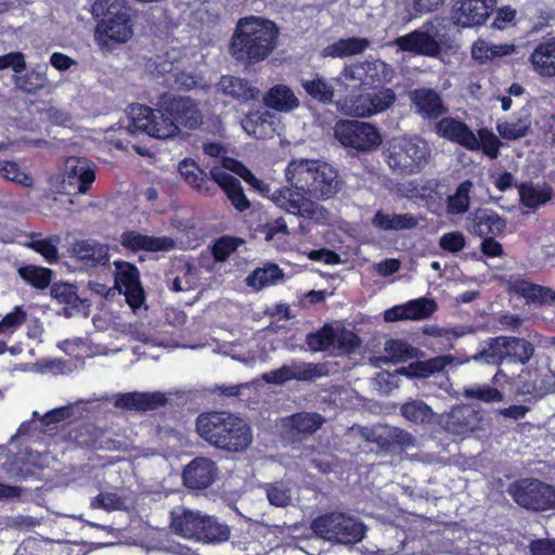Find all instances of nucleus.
<instances>
[{"label": "nucleus", "mask_w": 555, "mask_h": 555, "mask_svg": "<svg viewBox=\"0 0 555 555\" xmlns=\"http://www.w3.org/2000/svg\"><path fill=\"white\" fill-rule=\"evenodd\" d=\"M285 178L291 188L275 190L272 202L286 212L304 218L315 214L312 199L333 198L343 188L338 171L319 159H293L285 169Z\"/></svg>", "instance_id": "f257e3e1"}, {"label": "nucleus", "mask_w": 555, "mask_h": 555, "mask_svg": "<svg viewBox=\"0 0 555 555\" xmlns=\"http://www.w3.org/2000/svg\"><path fill=\"white\" fill-rule=\"evenodd\" d=\"M532 69L540 76H555V38H550L535 46L530 55Z\"/></svg>", "instance_id": "a878e982"}, {"label": "nucleus", "mask_w": 555, "mask_h": 555, "mask_svg": "<svg viewBox=\"0 0 555 555\" xmlns=\"http://www.w3.org/2000/svg\"><path fill=\"white\" fill-rule=\"evenodd\" d=\"M114 492H100L92 498V508L111 511H130L137 505V499L130 488H115Z\"/></svg>", "instance_id": "aec40b11"}, {"label": "nucleus", "mask_w": 555, "mask_h": 555, "mask_svg": "<svg viewBox=\"0 0 555 555\" xmlns=\"http://www.w3.org/2000/svg\"><path fill=\"white\" fill-rule=\"evenodd\" d=\"M217 91L242 101L254 99L257 94V89L247 80L235 76H222L217 85Z\"/></svg>", "instance_id": "2f4dec72"}, {"label": "nucleus", "mask_w": 555, "mask_h": 555, "mask_svg": "<svg viewBox=\"0 0 555 555\" xmlns=\"http://www.w3.org/2000/svg\"><path fill=\"white\" fill-rule=\"evenodd\" d=\"M278 35L272 21L259 16L240 18L231 39V53L248 64L263 61L275 49Z\"/></svg>", "instance_id": "f03ea898"}, {"label": "nucleus", "mask_w": 555, "mask_h": 555, "mask_svg": "<svg viewBox=\"0 0 555 555\" xmlns=\"http://www.w3.org/2000/svg\"><path fill=\"white\" fill-rule=\"evenodd\" d=\"M283 278L281 269L276 264H268L264 268H258L246 279L248 286L260 289L262 287L275 284Z\"/></svg>", "instance_id": "a18cd8bd"}, {"label": "nucleus", "mask_w": 555, "mask_h": 555, "mask_svg": "<svg viewBox=\"0 0 555 555\" xmlns=\"http://www.w3.org/2000/svg\"><path fill=\"white\" fill-rule=\"evenodd\" d=\"M477 140H479V150L482 149L483 153L491 159L498 157L500 141L493 132L483 128L478 131Z\"/></svg>", "instance_id": "338daca9"}, {"label": "nucleus", "mask_w": 555, "mask_h": 555, "mask_svg": "<svg viewBox=\"0 0 555 555\" xmlns=\"http://www.w3.org/2000/svg\"><path fill=\"white\" fill-rule=\"evenodd\" d=\"M393 43L402 51L426 56H438L441 51V46L436 38L423 30H414L400 36Z\"/></svg>", "instance_id": "f3484780"}, {"label": "nucleus", "mask_w": 555, "mask_h": 555, "mask_svg": "<svg viewBox=\"0 0 555 555\" xmlns=\"http://www.w3.org/2000/svg\"><path fill=\"white\" fill-rule=\"evenodd\" d=\"M496 4L498 0H457L453 8L454 23L461 27L483 25Z\"/></svg>", "instance_id": "9d476101"}, {"label": "nucleus", "mask_w": 555, "mask_h": 555, "mask_svg": "<svg viewBox=\"0 0 555 555\" xmlns=\"http://www.w3.org/2000/svg\"><path fill=\"white\" fill-rule=\"evenodd\" d=\"M437 133L456 142L469 151L479 150V140L468 126L451 117H444L436 124Z\"/></svg>", "instance_id": "4468645a"}, {"label": "nucleus", "mask_w": 555, "mask_h": 555, "mask_svg": "<svg viewBox=\"0 0 555 555\" xmlns=\"http://www.w3.org/2000/svg\"><path fill=\"white\" fill-rule=\"evenodd\" d=\"M133 35L130 14H121L111 20H101L95 28V39L101 47L111 42H127Z\"/></svg>", "instance_id": "f8f14e48"}, {"label": "nucleus", "mask_w": 555, "mask_h": 555, "mask_svg": "<svg viewBox=\"0 0 555 555\" xmlns=\"http://www.w3.org/2000/svg\"><path fill=\"white\" fill-rule=\"evenodd\" d=\"M371 46V41L366 38L350 37L339 39L326 46L321 54L323 57L343 59L364 53Z\"/></svg>", "instance_id": "c85d7f7f"}, {"label": "nucleus", "mask_w": 555, "mask_h": 555, "mask_svg": "<svg viewBox=\"0 0 555 555\" xmlns=\"http://www.w3.org/2000/svg\"><path fill=\"white\" fill-rule=\"evenodd\" d=\"M504 352L506 359L525 364L533 356L534 348L524 338L504 336Z\"/></svg>", "instance_id": "a19ab883"}, {"label": "nucleus", "mask_w": 555, "mask_h": 555, "mask_svg": "<svg viewBox=\"0 0 555 555\" xmlns=\"http://www.w3.org/2000/svg\"><path fill=\"white\" fill-rule=\"evenodd\" d=\"M20 276L36 288H46L51 282V270L42 267L26 266L18 269Z\"/></svg>", "instance_id": "4d7b16f0"}, {"label": "nucleus", "mask_w": 555, "mask_h": 555, "mask_svg": "<svg viewBox=\"0 0 555 555\" xmlns=\"http://www.w3.org/2000/svg\"><path fill=\"white\" fill-rule=\"evenodd\" d=\"M462 395L467 399H476L486 403L500 402L503 400L502 392L487 384L466 386L463 388Z\"/></svg>", "instance_id": "6e6d98bb"}, {"label": "nucleus", "mask_w": 555, "mask_h": 555, "mask_svg": "<svg viewBox=\"0 0 555 555\" xmlns=\"http://www.w3.org/2000/svg\"><path fill=\"white\" fill-rule=\"evenodd\" d=\"M319 413H297L285 418V426L293 436H306L315 433L324 423Z\"/></svg>", "instance_id": "f704fd0d"}, {"label": "nucleus", "mask_w": 555, "mask_h": 555, "mask_svg": "<svg viewBox=\"0 0 555 555\" xmlns=\"http://www.w3.org/2000/svg\"><path fill=\"white\" fill-rule=\"evenodd\" d=\"M130 124L128 129L131 132H144L157 139H167L178 132V126L173 118L167 113V105L163 108L133 104L129 107Z\"/></svg>", "instance_id": "39448f33"}, {"label": "nucleus", "mask_w": 555, "mask_h": 555, "mask_svg": "<svg viewBox=\"0 0 555 555\" xmlns=\"http://www.w3.org/2000/svg\"><path fill=\"white\" fill-rule=\"evenodd\" d=\"M429 147L420 138H401L393 142L388 155V165L400 173L418 172L427 164Z\"/></svg>", "instance_id": "423d86ee"}, {"label": "nucleus", "mask_w": 555, "mask_h": 555, "mask_svg": "<svg viewBox=\"0 0 555 555\" xmlns=\"http://www.w3.org/2000/svg\"><path fill=\"white\" fill-rule=\"evenodd\" d=\"M26 321V312L17 306L0 322V335L10 336Z\"/></svg>", "instance_id": "69168bd1"}, {"label": "nucleus", "mask_w": 555, "mask_h": 555, "mask_svg": "<svg viewBox=\"0 0 555 555\" xmlns=\"http://www.w3.org/2000/svg\"><path fill=\"white\" fill-rule=\"evenodd\" d=\"M530 125L531 121L526 115L524 117H519L517 120L499 124L496 130L503 139L517 140L527 135Z\"/></svg>", "instance_id": "5fc2aeb1"}, {"label": "nucleus", "mask_w": 555, "mask_h": 555, "mask_svg": "<svg viewBox=\"0 0 555 555\" xmlns=\"http://www.w3.org/2000/svg\"><path fill=\"white\" fill-rule=\"evenodd\" d=\"M51 296L55 301L64 305L60 313L66 318H72L80 312L85 315L89 313L90 304L77 295L76 287L72 284H54L51 288Z\"/></svg>", "instance_id": "a211bd4d"}, {"label": "nucleus", "mask_w": 555, "mask_h": 555, "mask_svg": "<svg viewBox=\"0 0 555 555\" xmlns=\"http://www.w3.org/2000/svg\"><path fill=\"white\" fill-rule=\"evenodd\" d=\"M93 399H79L64 406L55 408L40 416V422L44 426L63 423L70 418H80L83 416L85 410L82 404L93 402Z\"/></svg>", "instance_id": "e433bc0d"}, {"label": "nucleus", "mask_w": 555, "mask_h": 555, "mask_svg": "<svg viewBox=\"0 0 555 555\" xmlns=\"http://www.w3.org/2000/svg\"><path fill=\"white\" fill-rule=\"evenodd\" d=\"M334 80L336 86L340 87L344 91H347L350 87L354 88L364 86V76L361 63L345 66Z\"/></svg>", "instance_id": "bf43d9fd"}, {"label": "nucleus", "mask_w": 555, "mask_h": 555, "mask_svg": "<svg viewBox=\"0 0 555 555\" xmlns=\"http://www.w3.org/2000/svg\"><path fill=\"white\" fill-rule=\"evenodd\" d=\"M385 447L398 446L402 450L416 448V438L409 431L399 427H385Z\"/></svg>", "instance_id": "13d9d810"}, {"label": "nucleus", "mask_w": 555, "mask_h": 555, "mask_svg": "<svg viewBox=\"0 0 555 555\" xmlns=\"http://www.w3.org/2000/svg\"><path fill=\"white\" fill-rule=\"evenodd\" d=\"M92 13L102 20H111L121 14H130L127 0H95Z\"/></svg>", "instance_id": "de8ad7c7"}, {"label": "nucleus", "mask_w": 555, "mask_h": 555, "mask_svg": "<svg viewBox=\"0 0 555 555\" xmlns=\"http://www.w3.org/2000/svg\"><path fill=\"white\" fill-rule=\"evenodd\" d=\"M50 454L44 450L34 449L31 446H26L20 451L14 459L15 462L30 464L33 466H44L49 464Z\"/></svg>", "instance_id": "e2e57ef3"}, {"label": "nucleus", "mask_w": 555, "mask_h": 555, "mask_svg": "<svg viewBox=\"0 0 555 555\" xmlns=\"http://www.w3.org/2000/svg\"><path fill=\"white\" fill-rule=\"evenodd\" d=\"M361 68L364 76V86L382 83L388 81L391 77L389 66L379 60L362 62Z\"/></svg>", "instance_id": "09e8293b"}, {"label": "nucleus", "mask_w": 555, "mask_h": 555, "mask_svg": "<svg viewBox=\"0 0 555 555\" xmlns=\"http://www.w3.org/2000/svg\"><path fill=\"white\" fill-rule=\"evenodd\" d=\"M72 251L83 266L89 268L104 266L108 262V247L94 240L76 242Z\"/></svg>", "instance_id": "5701e85b"}, {"label": "nucleus", "mask_w": 555, "mask_h": 555, "mask_svg": "<svg viewBox=\"0 0 555 555\" xmlns=\"http://www.w3.org/2000/svg\"><path fill=\"white\" fill-rule=\"evenodd\" d=\"M167 113L170 115L176 125H180L195 129L202 124V113L195 101L190 98L173 99L167 104Z\"/></svg>", "instance_id": "4be33fe9"}, {"label": "nucleus", "mask_w": 555, "mask_h": 555, "mask_svg": "<svg viewBox=\"0 0 555 555\" xmlns=\"http://www.w3.org/2000/svg\"><path fill=\"white\" fill-rule=\"evenodd\" d=\"M196 430L209 444L229 452L245 451L253 442L248 423L230 412L199 415L196 420Z\"/></svg>", "instance_id": "7ed1b4c3"}, {"label": "nucleus", "mask_w": 555, "mask_h": 555, "mask_svg": "<svg viewBox=\"0 0 555 555\" xmlns=\"http://www.w3.org/2000/svg\"><path fill=\"white\" fill-rule=\"evenodd\" d=\"M120 244L132 251H169L175 247V242L171 237L150 236L134 231L122 233Z\"/></svg>", "instance_id": "6ab92c4d"}, {"label": "nucleus", "mask_w": 555, "mask_h": 555, "mask_svg": "<svg viewBox=\"0 0 555 555\" xmlns=\"http://www.w3.org/2000/svg\"><path fill=\"white\" fill-rule=\"evenodd\" d=\"M514 501L532 511H546L555 507V488H507Z\"/></svg>", "instance_id": "ddd939ff"}, {"label": "nucleus", "mask_w": 555, "mask_h": 555, "mask_svg": "<svg viewBox=\"0 0 555 555\" xmlns=\"http://www.w3.org/2000/svg\"><path fill=\"white\" fill-rule=\"evenodd\" d=\"M408 320H421L430 317L437 306L433 299L418 298L403 305Z\"/></svg>", "instance_id": "052dcab7"}, {"label": "nucleus", "mask_w": 555, "mask_h": 555, "mask_svg": "<svg viewBox=\"0 0 555 555\" xmlns=\"http://www.w3.org/2000/svg\"><path fill=\"white\" fill-rule=\"evenodd\" d=\"M335 137L345 146L369 152L382 144L378 130L371 124L358 120H344L335 126Z\"/></svg>", "instance_id": "0eeeda50"}, {"label": "nucleus", "mask_w": 555, "mask_h": 555, "mask_svg": "<svg viewBox=\"0 0 555 555\" xmlns=\"http://www.w3.org/2000/svg\"><path fill=\"white\" fill-rule=\"evenodd\" d=\"M384 352L382 359L386 362H404L415 356L416 349L403 340L390 339L386 341Z\"/></svg>", "instance_id": "603ef678"}, {"label": "nucleus", "mask_w": 555, "mask_h": 555, "mask_svg": "<svg viewBox=\"0 0 555 555\" xmlns=\"http://www.w3.org/2000/svg\"><path fill=\"white\" fill-rule=\"evenodd\" d=\"M223 165L230 169V171L236 173L242 179H244L249 185L259 191L264 196H271L270 185L262 180L256 178L248 168H246L242 163L233 159V158H224Z\"/></svg>", "instance_id": "49530a36"}, {"label": "nucleus", "mask_w": 555, "mask_h": 555, "mask_svg": "<svg viewBox=\"0 0 555 555\" xmlns=\"http://www.w3.org/2000/svg\"><path fill=\"white\" fill-rule=\"evenodd\" d=\"M470 361L483 362L486 364L500 365L505 358L504 336L490 338L485 341L482 348L468 358Z\"/></svg>", "instance_id": "ea45409f"}, {"label": "nucleus", "mask_w": 555, "mask_h": 555, "mask_svg": "<svg viewBox=\"0 0 555 555\" xmlns=\"http://www.w3.org/2000/svg\"><path fill=\"white\" fill-rule=\"evenodd\" d=\"M197 542L222 543L230 539L231 529L227 524L219 522L214 516L204 515Z\"/></svg>", "instance_id": "c9c22d12"}, {"label": "nucleus", "mask_w": 555, "mask_h": 555, "mask_svg": "<svg viewBox=\"0 0 555 555\" xmlns=\"http://www.w3.org/2000/svg\"><path fill=\"white\" fill-rule=\"evenodd\" d=\"M411 100L417 112L424 117L438 118L447 113L440 94L430 88H418L412 91Z\"/></svg>", "instance_id": "bb28decb"}, {"label": "nucleus", "mask_w": 555, "mask_h": 555, "mask_svg": "<svg viewBox=\"0 0 555 555\" xmlns=\"http://www.w3.org/2000/svg\"><path fill=\"white\" fill-rule=\"evenodd\" d=\"M401 415L414 424H428L433 422L435 412L422 400H411L401 405Z\"/></svg>", "instance_id": "79ce46f5"}, {"label": "nucleus", "mask_w": 555, "mask_h": 555, "mask_svg": "<svg viewBox=\"0 0 555 555\" xmlns=\"http://www.w3.org/2000/svg\"><path fill=\"white\" fill-rule=\"evenodd\" d=\"M196 284V276L191 266H185L181 275L175 276L170 282V289L173 292H185L193 289Z\"/></svg>", "instance_id": "774afa93"}, {"label": "nucleus", "mask_w": 555, "mask_h": 555, "mask_svg": "<svg viewBox=\"0 0 555 555\" xmlns=\"http://www.w3.org/2000/svg\"><path fill=\"white\" fill-rule=\"evenodd\" d=\"M215 463L206 457H196L183 469L184 486H210L216 477Z\"/></svg>", "instance_id": "b1692460"}, {"label": "nucleus", "mask_w": 555, "mask_h": 555, "mask_svg": "<svg viewBox=\"0 0 555 555\" xmlns=\"http://www.w3.org/2000/svg\"><path fill=\"white\" fill-rule=\"evenodd\" d=\"M115 267V284L119 292L125 294L132 309L140 308L145 297L138 269L126 261H116Z\"/></svg>", "instance_id": "9b49d317"}, {"label": "nucleus", "mask_w": 555, "mask_h": 555, "mask_svg": "<svg viewBox=\"0 0 555 555\" xmlns=\"http://www.w3.org/2000/svg\"><path fill=\"white\" fill-rule=\"evenodd\" d=\"M311 528L318 537L340 544H356L365 535L361 521L337 512L319 516L312 521Z\"/></svg>", "instance_id": "20e7f679"}, {"label": "nucleus", "mask_w": 555, "mask_h": 555, "mask_svg": "<svg viewBox=\"0 0 555 555\" xmlns=\"http://www.w3.org/2000/svg\"><path fill=\"white\" fill-rule=\"evenodd\" d=\"M179 172L183 179L198 192L209 194L210 185L206 173L193 162L183 160L179 165Z\"/></svg>", "instance_id": "c03bdc74"}, {"label": "nucleus", "mask_w": 555, "mask_h": 555, "mask_svg": "<svg viewBox=\"0 0 555 555\" xmlns=\"http://www.w3.org/2000/svg\"><path fill=\"white\" fill-rule=\"evenodd\" d=\"M519 197L524 206L537 209L552 198V190L546 185L522 183L519 186Z\"/></svg>", "instance_id": "58836bf2"}, {"label": "nucleus", "mask_w": 555, "mask_h": 555, "mask_svg": "<svg viewBox=\"0 0 555 555\" xmlns=\"http://www.w3.org/2000/svg\"><path fill=\"white\" fill-rule=\"evenodd\" d=\"M369 101L371 100L366 93L339 99L335 102V105L337 111L346 116L370 117L372 116V108Z\"/></svg>", "instance_id": "4c0bfd02"}, {"label": "nucleus", "mask_w": 555, "mask_h": 555, "mask_svg": "<svg viewBox=\"0 0 555 555\" xmlns=\"http://www.w3.org/2000/svg\"><path fill=\"white\" fill-rule=\"evenodd\" d=\"M301 87L305 92L314 101L322 104L335 103V80L328 79L321 74H313L301 78Z\"/></svg>", "instance_id": "cd10ccee"}, {"label": "nucleus", "mask_w": 555, "mask_h": 555, "mask_svg": "<svg viewBox=\"0 0 555 555\" xmlns=\"http://www.w3.org/2000/svg\"><path fill=\"white\" fill-rule=\"evenodd\" d=\"M203 516L199 512L183 509L182 512H170L171 530L185 539L197 541Z\"/></svg>", "instance_id": "393cba45"}, {"label": "nucleus", "mask_w": 555, "mask_h": 555, "mask_svg": "<svg viewBox=\"0 0 555 555\" xmlns=\"http://www.w3.org/2000/svg\"><path fill=\"white\" fill-rule=\"evenodd\" d=\"M264 104L279 112H291L299 106V100L285 85L272 87L263 98Z\"/></svg>", "instance_id": "473e14b6"}, {"label": "nucleus", "mask_w": 555, "mask_h": 555, "mask_svg": "<svg viewBox=\"0 0 555 555\" xmlns=\"http://www.w3.org/2000/svg\"><path fill=\"white\" fill-rule=\"evenodd\" d=\"M95 179L94 170L86 158L68 157L64 164L62 188L64 192L86 193Z\"/></svg>", "instance_id": "1a4fd4ad"}, {"label": "nucleus", "mask_w": 555, "mask_h": 555, "mask_svg": "<svg viewBox=\"0 0 555 555\" xmlns=\"http://www.w3.org/2000/svg\"><path fill=\"white\" fill-rule=\"evenodd\" d=\"M367 95L371 100L369 102L372 108V115L386 111L393 104L396 100L395 92L389 88L380 89L373 93H367Z\"/></svg>", "instance_id": "0e129e2a"}, {"label": "nucleus", "mask_w": 555, "mask_h": 555, "mask_svg": "<svg viewBox=\"0 0 555 555\" xmlns=\"http://www.w3.org/2000/svg\"><path fill=\"white\" fill-rule=\"evenodd\" d=\"M241 125L248 135L266 139L271 138L276 132L279 119L270 111H257L246 115Z\"/></svg>", "instance_id": "412c9836"}, {"label": "nucleus", "mask_w": 555, "mask_h": 555, "mask_svg": "<svg viewBox=\"0 0 555 555\" xmlns=\"http://www.w3.org/2000/svg\"><path fill=\"white\" fill-rule=\"evenodd\" d=\"M478 426V414L469 406H454L448 414L446 428L454 435H465Z\"/></svg>", "instance_id": "c756f323"}, {"label": "nucleus", "mask_w": 555, "mask_h": 555, "mask_svg": "<svg viewBox=\"0 0 555 555\" xmlns=\"http://www.w3.org/2000/svg\"><path fill=\"white\" fill-rule=\"evenodd\" d=\"M516 292L521 296L542 304L555 302V292L529 282H520L516 285Z\"/></svg>", "instance_id": "864d4df0"}, {"label": "nucleus", "mask_w": 555, "mask_h": 555, "mask_svg": "<svg viewBox=\"0 0 555 555\" xmlns=\"http://www.w3.org/2000/svg\"><path fill=\"white\" fill-rule=\"evenodd\" d=\"M326 374L324 365L300 360H292L276 370L262 374L267 384L282 386L291 380L311 382Z\"/></svg>", "instance_id": "6e6552de"}, {"label": "nucleus", "mask_w": 555, "mask_h": 555, "mask_svg": "<svg viewBox=\"0 0 555 555\" xmlns=\"http://www.w3.org/2000/svg\"><path fill=\"white\" fill-rule=\"evenodd\" d=\"M48 83L49 80L47 75L35 69L14 77L15 87L28 94H33L36 91L43 89Z\"/></svg>", "instance_id": "3c124183"}, {"label": "nucleus", "mask_w": 555, "mask_h": 555, "mask_svg": "<svg viewBox=\"0 0 555 555\" xmlns=\"http://www.w3.org/2000/svg\"><path fill=\"white\" fill-rule=\"evenodd\" d=\"M167 402L166 395L155 392H127L115 396L114 406L133 411H152Z\"/></svg>", "instance_id": "dca6fc26"}, {"label": "nucleus", "mask_w": 555, "mask_h": 555, "mask_svg": "<svg viewBox=\"0 0 555 555\" xmlns=\"http://www.w3.org/2000/svg\"><path fill=\"white\" fill-rule=\"evenodd\" d=\"M372 224L383 231H402L412 230L418 225V219L411 214H386L378 210Z\"/></svg>", "instance_id": "7c9ffc66"}, {"label": "nucleus", "mask_w": 555, "mask_h": 555, "mask_svg": "<svg viewBox=\"0 0 555 555\" xmlns=\"http://www.w3.org/2000/svg\"><path fill=\"white\" fill-rule=\"evenodd\" d=\"M470 218L474 222V232L479 236L496 235L506 227V221L491 210L477 209Z\"/></svg>", "instance_id": "72a5a7b5"}, {"label": "nucleus", "mask_w": 555, "mask_h": 555, "mask_svg": "<svg viewBox=\"0 0 555 555\" xmlns=\"http://www.w3.org/2000/svg\"><path fill=\"white\" fill-rule=\"evenodd\" d=\"M0 177L25 188L34 185V179L17 162L0 159Z\"/></svg>", "instance_id": "8fccbe9b"}, {"label": "nucleus", "mask_w": 555, "mask_h": 555, "mask_svg": "<svg viewBox=\"0 0 555 555\" xmlns=\"http://www.w3.org/2000/svg\"><path fill=\"white\" fill-rule=\"evenodd\" d=\"M306 343L312 351H324L335 344V331L324 325L318 332L307 335Z\"/></svg>", "instance_id": "680f3d73"}, {"label": "nucleus", "mask_w": 555, "mask_h": 555, "mask_svg": "<svg viewBox=\"0 0 555 555\" xmlns=\"http://www.w3.org/2000/svg\"><path fill=\"white\" fill-rule=\"evenodd\" d=\"M473 188V182L465 180L457 186L454 194L448 196L447 212L449 215H463L468 210Z\"/></svg>", "instance_id": "37998d69"}, {"label": "nucleus", "mask_w": 555, "mask_h": 555, "mask_svg": "<svg viewBox=\"0 0 555 555\" xmlns=\"http://www.w3.org/2000/svg\"><path fill=\"white\" fill-rule=\"evenodd\" d=\"M468 362V357L457 358L452 354H443L426 361L412 363L408 367H402L397 372L409 377H427L443 371L447 366L455 367Z\"/></svg>", "instance_id": "2eb2a0df"}]
</instances>
